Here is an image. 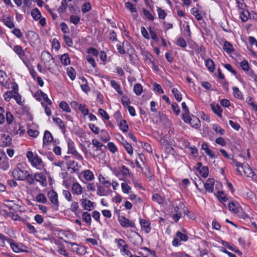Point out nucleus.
Returning <instances> with one entry per match:
<instances>
[{
    "label": "nucleus",
    "instance_id": "37",
    "mask_svg": "<svg viewBox=\"0 0 257 257\" xmlns=\"http://www.w3.org/2000/svg\"><path fill=\"white\" fill-rule=\"evenodd\" d=\"M84 177L87 181H92L94 179L93 173L89 170L84 172Z\"/></svg>",
    "mask_w": 257,
    "mask_h": 257
},
{
    "label": "nucleus",
    "instance_id": "55",
    "mask_svg": "<svg viewBox=\"0 0 257 257\" xmlns=\"http://www.w3.org/2000/svg\"><path fill=\"white\" fill-rule=\"evenodd\" d=\"M122 191L124 193L128 194L131 189V188L127 184L125 183H122L121 184Z\"/></svg>",
    "mask_w": 257,
    "mask_h": 257
},
{
    "label": "nucleus",
    "instance_id": "51",
    "mask_svg": "<svg viewBox=\"0 0 257 257\" xmlns=\"http://www.w3.org/2000/svg\"><path fill=\"white\" fill-rule=\"evenodd\" d=\"M97 194L100 196L107 195L105 189L101 186H97Z\"/></svg>",
    "mask_w": 257,
    "mask_h": 257
},
{
    "label": "nucleus",
    "instance_id": "41",
    "mask_svg": "<svg viewBox=\"0 0 257 257\" xmlns=\"http://www.w3.org/2000/svg\"><path fill=\"white\" fill-rule=\"evenodd\" d=\"M61 6L58 8V11L60 13H64L66 12L67 8V3L66 0H62Z\"/></svg>",
    "mask_w": 257,
    "mask_h": 257
},
{
    "label": "nucleus",
    "instance_id": "43",
    "mask_svg": "<svg viewBox=\"0 0 257 257\" xmlns=\"http://www.w3.org/2000/svg\"><path fill=\"white\" fill-rule=\"evenodd\" d=\"M100 137L102 141L104 142H107L110 139V137L108 133L104 130L101 131Z\"/></svg>",
    "mask_w": 257,
    "mask_h": 257
},
{
    "label": "nucleus",
    "instance_id": "40",
    "mask_svg": "<svg viewBox=\"0 0 257 257\" xmlns=\"http://www.w3.org/2000/svg\"><path fill=\"white\" fill-rule=\"evenodd\" d=\"M119 126L122 132L124 133L127 132L128 126L125 120H121L119 124Z\"/></svg>",
    "mask_w": 257,
    "mask_h": 257
},
{
    "label": "nucleus",
    "instance_id": "6",
    "mask_svg": "<svg viewBox=\"0 0 257 257\" xmlns=\"http://www.w3.org/2000/svg\"><path fill=\"white\" fill-rule=\"evenodd\" d=\"M68 150V153L71 154L74 156H75L76 159H82V158L81 156L76 151L74 147V144L73 141L70 140H69L67 142Z\"/></svg>",
    "mask_w": 257,
    "mask_h": 257
},
{
    "label": "nucleus",
    "instance_id": "22",
    "mask_svg": "<svg viewBox=\"0 0 257 257\" xmlns=\"http://www.w3.org/2000/svg\"><path fill=\"white\" fill-rule=\"evenodd\" d=\"M10 238H8L3 234L0 233V246L7 247L10 242Z\"/></svg>",
    "mask_w": 257,
    "mask_h": 257
},
{
    "label": "nucleus",
    "instance_id": "19",
    "mask_svg": "<svg viewBox=\"0 0 257 257\" xmlns=\"http://www.w3.org/2000/svg\"><path fill=\"white\" fill-rule=\"evenodd\" d=\"M72 246H75L73 249L79 254L83 255L86 252V249L82 245H78L75 243H73Z\"/></svg>",
    "mask_w": 257,
    "mask_h": 257
},
{
    "label": "nucleus",
    "instance_id": "28",
    "mask_svg": "<svg viewBox=\"0 0 257 257\" xmlns=\"http://www.w3.org/2000/svg\"><path fill=\"white\" fill-rule=\"evenodd\" d=\"M222 244L224 246L227 247L228 249H230L231 250H232L233 251L235 252L236 253H237L239 255H242L241 251H240L237 248L235 247L234 246L230 245L228 243V242H226L225 241H222Z\"/></svg>",
    "mask_w": 257,
    "mask_h": 257
},
{
    "label": "nucleus",
    "instance_id": "57",
    "mask_svg": "<svg viewBox=\"0 0 257 257\" xmlns=\"http://www.w3.org/2000/svg\"><path fill=\"white\" fill-rule=\"evenodd\" d=\"M98 111L101 116L104 119L108 120L109 119V116L107 113L102 108H99Z\"/></svg>",
    "mask_w": 257,
    "mask_h": 257
},
{
    "label": "nucleus",
    "instance_id": "15",
    "mask_svg": "<svg viewBox=\"0 0 257 257\" xmlns=\"http://www.w3.org/2000/svg\"><path fill=\"white\" fill-rule=\"evenodd\" d=\"M71 190L73 194L79 195L82 193V187L78 183L75 182L72 185Z\"/></svg>",
    "mask_w": 257,
    "mask_h": 257
},
{
    "label": "nucleus",
    "instance_id": "8",
    "mask_svg": "<svg viewBox=\"0 0 257 257\" xmlns=\"http://www.w3.org/2000/svg\"><path fill=\"white\" fill-rule=\"evenodd\" d=\"M8 246H10L12 250L15 252L26 251V250L24 248H25V246L22 244L15 243L12 239H10V244H8Z\"/></svg>",
    "mask_w": 257,
    "mask_h": 257
},
{
    "label": "nucleus",
    "instance_id": "26",
    "mask_svg": "<svg viewBox=\"0 0 257 257\" xmlns=\"http://www.w3.org/2000/svg\"><path fill=\"white\" fill-rule=\"evenodd\" d=\"M53 120L54 122L57 124L59 128L63 133L65 132V125L63 121L59 117L53 118Z\"/></svg>",
    "mask_w": 257,
    "mask_h": 257
},
{
    "label": "nucleus",
    "instance_id": "13",
    "mask_svg": "<svg viewBox=\"0 0 257 257\" xmlns=\"http://www.w3.org/2000/svg\"><path fill=\"white\" fill-rule=\"evenodd\" d=\"M210 106L213 112L216 114L219 117H222V109L221 107L218 104L214 103H211Z\"/></svg>",
    "mask_w": 257,
    "mask_h": 257
},
{
    "label": "nucleus",
    "instance_id": "12",
    "mask_svg": "<svg viewBox=\"0 0 257 257\" xmlns=\"http://www.w3.org/2000/svg\"><path fill=\"white\" fill-rule=\"evenodd\" d=\"M182 118L185 122L189 123L192 127L196 128H197L198 124L197 123H193V122L191 121L192 118L189 116V111L183 113L182 114Z\"/></svg>",
    "mask_w": 257,
    "mask_h": 257
},
{
    "label": "nucleus",
    "instance_id": "23",
    "mask_svg": "<svg viewBox=\"0 0 257 257\" xmlns=\"http://www.w3.org/2000/svg\"><path fill=\"white\" fill-rule=\"evenodd\" d=\"M250 17L249 13L248 11L243 10L240 12V18L242 22H245L247 21Z\"/></svg>",
    "mask_w": 257,
    "mask_h": 257
},
{
    "label": "nucleus",
    "instance_id": "49",
    "mask_svg": "<svg viewBox=\"0 0 257 257\" xmlns=\"http://www.w3.org/2000/svg\"><path fill=\"white\" fill-rule=\"evenodd\" d=\"M176 236L180 239L181 241H186L188 239V236L180 231H177L176 233Z\"/></svg>",
    "mask_w": 257,
    "mask_h": 257
},
{
    "label": "nucleus",
    "instance_id": "21",
    "mask_svg": "<svg viewBox=\"0 0 257 257\" xmlns=\"http://www.w3.org/2000/svg\"><path fill=\"white\" fill-rule=\"evenodd\" d=\"M201 148L204 151V153H206L209 156H210L211 158H214L215 157V155L213 151L209 149L206 143H202L201 145Z\"/></svg>",
    "mask_w": 257,
    "mask_h": 257
},
{
    "label": "nucleus",
    "instance_id": "53",
    "mask_svg": "<svg viewBox=\"0 0 257 257\" xmlns=\"http://www.w3.org/2000/svg\"><path fill=\"white\" fill-rule=\"evenodd\" d=\"M14 93L12 91H8L4 94V97L6 101H9L11 98H13Z\"/></svg>",
    "mask_w": 257,
    "mask_h": 257
},
{
    "label": "nucleus",
    "instance_id": "33",
    "mask_svg": "<svg viewBox=\"0 0 257 257\" xmlns=\"http://www.w3.org/2000/svg\"><path fill=\"white\" fill-rule=\"evenodd\" d=\"M81 80H82V83L83 84L81 85V88L83 91H84V92L87 93L88 92L90 91V89L88 86L87 81L86 79L84 77H83L81 79Z\"/></svg>",
    "mask_w": 257,
    "mask_h": 257
},
{
    "label": "nucleus",
    "instance_id": "5",
    "mask_svg": "<svg viewBox=\"0 0 257 257\" xmlns=\"http://www.w3.org/2000/svg\"><path fill=\"white\" fill-rule=\"evenodd\" d=\"M132 234L129 236L130 241L135 245H139L143 242L142 236L137 232L132 231Z\"/></svg>",
    "mask_w": 257,
    "mask_h": 257
},
{
    "label": "nucleus",
    "instance_id": "36",
    "mask_svg": "<svg viewBox=\"0 0 257 257\" xmlns=\"http://www.w3.org/2000/svg\"><path fill=\"white\" fill-rule=\"evenodd\" d=\"M19 131L20 132V135L24 134V130H22L21 126L19 124H15L13 129L12 130V133L14 135H16L19 134Z\"/></svg>",
    "mask_w": 257,
    "mask_h": 257
},
{
    "label": "nucleus",
    "instance_id": "64",
    "mask_svg": "<svg viewBox=\"0 0 257 257\" xmlns=\"http://www.w3.org/2000/svg\"><path fill=\"white\" fill-rule=\"evenodd\" d=\"M177 45L180 47L185 48L187 46L186 42L183 38H179L177 41Z\"/></svg>",
    "mask_w": 257,
    "mask_h": 257
},
{
    "label": "nucleus",
    "instance_id": "34",
    "mask_svg": "<svg viewBox=\"0 0 257 257\" xmlns=\"http://www.w3.org/2000/svg\"><path fill=\"white\" fill-rule=\"evenodd\" d=\"M31 16L35 20H38L41 18V14L38 9L36 8L31 11Z\"/></svg>",
    "mask_w": 257,
    "mask_h": 257
},
{
    "label": "nucleus",
    "instance_id": "18",
    "mask_svg": "<svg viewBox=\"0 0 257 257\" xmlns=\"http://www.w3.org/2000/svg\"><path fill=\"white\" fill-rule=\"evenodd\" d=\"M1 21L3 22L5 26L10 29L13 28L15 27L14 23L10 17H5V16H3Z\"/></svg>",
    "mask_w": 257,
    "mask_h": 257
},
{
    "label": "nucleus",
    "instance_id": "52",
    "mask_svg": "<svg viewBox=\"0 0 257 257\" xmlns=\"http://www.w3.org/2000/svg\"><path fill=\"white\" fill-rule=\"evenodd\" d=\"M98 179L100 182L103 185H105L106 187H109L111 186V183L110 181L105 180V178L102 175H99Z\"/></svg>",
    "mask_w": 257,
    "mask_h": 257
},
{
    "label": "nucleus",
    "instance_id": "32",
    "mask_svg": "<svg viewBox=\"0 0 257 257\" xmlns=\"http://www.w3.org/2000/svg\"><path fill=\"white\" fill-rule=\"evenodd\" d=\"M7 81L6 73L4 71L0 70V84L2 86H5Z\"/></svg>",
    "mask_w": 257,
    "mask_h": 257
},
{
    "label": "nucleus",
    "instance_id": "60",
    "mask_svg": "<svg viewBox=\"0 0 257 257\" xmlns=\"http://www.w3.org/2000/svg\"><path fill=\"white\" fill-rule=\"evenodd\" d=\"M70 20L75 25H77L80 22V17L75 15H71L70 17Z\"/></svg>",
    "mask_w": 257,
    "mask_h": 257
},
{
    "label": "nucleus",
    "instance_id": "14",
    "mask_svg": "<svg viewBox=\"0 0 257 257\" xmlns=\"http://www.w3.org/2000/svg\"><path fill=\"white\" fill-rule=\"evenodd\" d=\"M140 223L142 227V229L146 233H148L150 232V223L145 220L141 219Z\"/></svg>",
    "mask_w": 257,
    "mask_h": 257
},
{
    "label": "nucleus",
    "instance_id": "56",
    "mask_svg": "<svg viewBox=\"0 0 257 257\" xmlns=\"http://www.w3.org/2000/svg\"><path fill=\"white\" fill-rule=\"evenodd\" d=\"M191 12L192 14L198 21L202 20V17L197 10H196L195 8H193L191 10Z\"/></svg>",
    "mask_w": 257,
    "mask_h": 257
},
{
    "label": "nucleus",
    "instance_id": "16",
    "mask_svg": "<svg viewBox=\"0 0 257 257\" xmlns=\"http://www.w3.org/2000/svg\"><path fill=\"white\" fill-rule=\"evenodd\" d=\"M43 140V145H49V144L53 140V137L51 133L48 131H46L44 133Z\"/></svg>",
    "mask_w": 257,
    "mask_h": 257
},
{
    "label": "nucleus",
    "instance_id": "9",
    "mask_svg": "<svg viewBox=\"0 0 257 257\" xmlns=\"http://www.w3.org/2000/svg\"><path fill=\"white\" fill-rule=\"evenodd\" d=\"M195 168L199 171L200 174L203 178H206L208 175L209 170L207 166H203L201 163H197Z\"/></svg>",
    "mask_w": 257,
    "mask_h": 257
},
{
    "label": "nucleus",
    "instance_id": "3",
    "mask_svg": "<svg viewBox=\"0 0 257 257\" xmlns=\"http://www.w3.org/2000/svg\"><path fill=\"white\" fill-rule=\"evenodd\" d=\"M41 60L45 64L46 67L50 66L51 65V62L52 63L55 62V60L50 53L47 51H44L41 55Z\"/></svg>",
    "mask_w": 257,
    "mask_h": 257
},
{
    "label": "nucleus",
    "instance_id": "29",
    "mask_svg": "<svg viewBox=\"0 0 257 257\" xmlns=\"http://www.w3.org/2000/svg\"><path fill=\"white\" fill-rule=\"evenodd\" d=\"M205 65L208 69L211 72H214L215 70V65L214 62L211 59H208L205 61Z\"/></svg>",
    "mask_w": 257,
    "mask_h": 257
},
{
    "label": "nucleus",
    "instance_id": "30",
    "mask_svg": "<svg viewBox=\"0 0 257 257\" xmlns=\"http://www.w3.org/2000/svg\"><path fill=\"white\" fill-rule=\"evenodd\" d=\"M82 220L89 225L91 224V217L90 213L87 212H84L82 214Z\"/></svg>",
    "mask_w": 257,
    "mask_h": 257
},
{
    "label": "nucleus",
    "instance_id": "48",
    "mask_svg": "<svg viewBox=\"0 0 257 257\" xmlns=\"http://www.w3.org/2000/svg\"><path fill=\"white\" fill-rule=\"evenodd\" d=\"M213 130L220 135H223L225 133V130L216 124H214L212 126Z\"/></svg>",
    "mask_w": 257,
    "mask_h": 257
},
{
    "label": "nucleus",
    "instance_id": "45",
    "mask_svg": "<svg viewBox=\"0 0 257 257\" xmlns=\"http://www.w3.org/2000/svg\"><path fill=\"white\" fill-rule=\"evenodd\" d=\"M67 75L72 80H74L76 76V72L72 67L68 68Z\"/></svg>",
    "mask_w": 257,
    "mask_h": 257
},
{
    "label": "nucleus",
    "instance_id": "25",
    "mask_svg": "<svg viewBox=\"0 0 257 257\" xmlns=\"http://www.w3.org/2000/svg\"><path fill=\"white\" fill-rule=\"evenodd\" d=\"M233 96L238 99H243V96L242 92L239 90L238 87H232Z\"/></svg>",
    "mask_w": 257,
    "mask_h": 257
},
{
    "label": "nucleus",
    "instance_id": "24",
    "mask_svg": "<svg viewBox=\"0 0 257 257\" xmlns=\"http://www.w3.org/2000/svg\"><path fill=\"white\" fill-rule=\"evenodd\" d=\"M61 62L64 65L67 66L70 63V59L69 55L67 53H65L62 55L60 58Z\"/></svg>",
    "mask_w": 257,
    "mask_h": 257
},
{
    "label": "nucleus",
    "instance_id": "44",
    "mask_svg": "<svg viewBox=\"0 0 257 257\" xmlns=\"http://www.w3.org/2000/svg\"><path fill=\"white\" fill-rule=\"evenodd\" d=\"M172 92L173 93V94L175 96V97L176 99L178 101H181V100L182 99V95H181L180 92L178 91V90L177 88H173L172 89Z\"/></svg>",
    "mask_w": 257,
    "mask_h": 257
},
{
    "label": "nucleus",
    "instance_id": "2",
    "mask_svg": "<svg viewBox=\"0 0 257 257\" xmlns=\"http://www.w3.org/2000/svg\"><path fill=\"white\" fill-rule=\"evenodd\" d=\"M21 167L22 164L19 163L17 165V168L13 171V175L16 179L23 181L27 178L28 172L26 170H22Z\"/></svg>",
    "mask_w": 257,
    "mask_h": 257
},
{
    "label": "nucleus",
    "instance_id": "50",
    "mask_svg": "<svg viewBox=\"0 0 257 257\" xmlns=\"http://www.w3.org/2000/svg\"><path fill=\"white\" fill-rule=\"evenodd\" d=\"M36 200L38 202L44 203L46 202L47 199L43 194L39 193L36 196Z\"/></svg>",
    "mask_w": 257,
    "mask_h": 257
},
{
    "label": "nucleus",
    "instance_id": "27",
    "mask_svg": "<svg viewBox=\"0 0 257 257\" xmlns=\"http://www.w3.org/2000/svg\"><path fill=\"white\" fill-rule=\"evenodd\" d=\"M110 84L111 87H113L119 94L122 95L123 94L120 85L116 81L111 80Z\"/></svg>",
    "mask_w": 257,
    "mask_h": 257
},
{
    "label": "nucleus",
    "instance_id": "63",
    "mask_svg": "<svg viewBox=\"0 0 257 257\" xmlns=\"http://www.w3.org/2000/svg\"><path fill=\"white\" fill-rule=\"evenodd\" d=\"M121 102L125 107H128L129 106H130V101L129 99L125 96H123L122 97Z\"/></svg>",
    "mask_w": 257,
    "mask_h": 257
},
{
    "label": "nucleus",
    "instance_id": "7",
    "mask_svg": "<svg viewBox=\"0 0 257 257\" xmlns=\"http://www.w3.org/2000/svg\"><path fill=\"white\" fill-rule=\"evenodd\" d=\"M81 205L85 210L90 211L93 210L94 207V202L87 199V198H82L80 200Z\"/></svg>",
    "mask_w": 257,
    "mask_h": 257
},
{
    "label": "nucleus",
    "instance_id": "54",
    "mask_svg": "<svg viewBox=\"0 0 257 257\" xmlns=\"http://www.w3.org/2000/svg\"><path fill=\"white\" fill-rule=\"evenodd\" d=\"M115 241L117 243L118 246L121 248H125L127 247V245L125 241L122 239H116Z\"/></svg>",
    "mask_w": 257,
    "mask_h": 257
},
{
    "label": "nucleus",
    "instance_id": "59",
    "mask_svg": "<svg viewBox=\"0 0 257 257\" xmlns=\"http://www.w3.org/2000/svg\"><path fill=\"white\" fill-rule=\"evenodd\" d=\"M143 14L145 17L149 20L153 21L154 17L152 14L147 10L144 9L143 10Z\"/></svg>",
    "mask_w": 257,
    "mask_h": 257
},
{
    "label": "nucleus",
    "instance_id": "42",
    "mask_svg": "<svg viewBox=\"0 0 257 257\" xmlns=\"http://www.w3.org/2000/svg\"><path fill=\"white\" fill-rule=\"evenodd\" d=\"M59 107L63 111L67 112H70L71 109L68 104L65 101H62L59 103Z\"/></svg>",
    "mask_w": 257,
    "mask_h": 257
},
{
    "label": "nucleus",
    "instance_id": "61",
    "mask_svg": "<svg viewBox=\"0 0 257 257\" xmlns=\"http://www.w3.org/2000/svg\"><path fill=\"white\" fill-rule=\"evenodd\" d=\"M107 147L109 150L112 153H114L117 150L116 146L112 142H109L107 144Z\"/></svg>",
    "mask_w": 257,
    "mask_h": 257
},
{
    "label": "nucleus",
    "instance_id": "62",
    "mask_svg": "<svg viewBox=\"0 0 257 257\" xmlns=\"http://www.w3.org/2000/svg\"><path fill=\"white\" fill-rule=\"evenodd\" d=\"M64 41L68 47H72L73 45V41L70 37L67 35H64L63 37Z\"/></svg>",
    "mask_w": 257,
    "mask_h": 257
},
{
    "label": "nucleus",
    "instance_id": "4",
    "mask_svg": "<svg viewBox=\"0 0 257 257\" xmlns=\"http://www.w3.org/2000/svg\"><path fill=\"white\" fill-rule=\"evenodd\" d=\"M118 221L120 224L123 227L128 228H135V223L132 220L128 219L123 216H119L118 217Z\"/></svg>",
    "mask_w": 257,
    "mask_h": 257
},
{
    "label": "nucleus",
    "instance_id": "31",
    "mask_svg": "<svg viewBox=\"0 0 257 257\" xmlns=\"http://www.w3.org/2000/svg\"><path fill=\"white\" fill-rule=\"evenodd\" d=\"M223 48V50L227 53H231L234 50L232 45L230 43L227 41H225L224 43Z\"/></svg>",
    "mask_w": 257,
    "mask_h": 257
},
{
    "label": "nucleus",
    "instance_id": "1",
    "mask_svg": "<svg viewBox=\"0 0 257 257\" xmlns=\"http://www.w3.org/2000/svg\"><path fill=\"white\" fill-rule=\"evenodd\" d=\"M234 166L236 167V170L239 175H241L242 172L247 177H252L254 176L251 168L246 162H233Z\"/></svg>",
    "mask_w": 257,
    "mask_h": 257
},
{
    "label": "nucleus",
    "instance_id": "46",
    "mask_svg": "<svg viewBox=\"0 0 257 257\" xmlns=\"http://www.w3.org/2000/svg\"><path fill=\"white\" fill-rule=\"evenodd\" d=\"M157 10L159 18L160 19L164 20L167 16V13L165 12L164 10L160 7H157Z\"/></svg>",
    "mask_w": 257,
    "mask_h": 257
},
{
    "label": "nucleus",
    "instance_id": "58",
    "mask_svg": "<svg viewBox=\"0 0 257 257\" xmlns=\"http://www.w3.org/2000/svg\"><path fill=\"white\" fill-rule=\"evenodd\" d=\"M240 67L241 69L244 71H247L249 68V64L248 62L245 60L241 62Z\"/></svg>",
    "mask_w": 257,
    "mask_h": 257
},
{
    "label": "nucleus",
    "instance_id": "20",
    "mask_svg": "<svg viewBox=\"0 0 257 257\" xmlns=\"http://www.w3.org/2000/svg\"><path fill=\"white\" fill-rule=\"evenodd\" d=\"M48 196L51 202L58 206L59 205V201L56 192L54 191L50 192L48 194Z\"/></svg>",
    "mask_w": 257,
    "mask_h": 257
},
{
    "label": "nucleus",
    "instance_id": "11",
    "mask_svg": "<svg viewBox=\"0 0 257 257\" xmlns=\"http://www.w3.org/2000/svg\"><path fill=\"white\" fill-rule=\"evenodd\" d=\"M214 179L211 178H209L207 180L206 182L204 184V186L205 190L209 192H213L214 189Z\"/></svg>",
    "mask_w": 257,
    "mask_h": 257
},
{
    "label": "nucleus",
    "instance_id": "17",
    "mask_svg": "<svg viewBox=\"0 0 257 257\" xmlns=\"http://www.w3.org/2000/svg\"><path fill=\"white\" fill-rule=\"evenodd\" d=\"M13 50L18 55L19 57L23 60L24 63H25L23 59V57L25 56V52L22 47L19 45H16L14 47Z\"/></svg>",
    "mask_w": 257,
    "mask_h": 257
},
{
    "label": "nucleus",
    "instance_id": "10",
    "mask_svg": "<svg viewBox=\"0 0 257 257\" xmlns=\"http://www.w3.org/2000/svg\"><path fill=\"white\" fill-rule=\"evenodd\" d=\"M34 178L36 181L40 182L43 186H47V183L46 177L42 173H35L34 175Z\"/></svg>",
    "mask_w": 257,
    "mask_h": 257
},
{
    "label": "nucleus",
    "instance_id": "38",
    "mask_svg": "<svg viewBox=\"0 0 257 257\" xmlns=\"http://www.w3.org/2000/svg\"><path fill=\"white\" fill-rule=\"evenodd\" d=\"M152 199L154 201H155L159 204H162L164 203V198L159 194L156 193L152 196Z\"/></svg>",
    "mask_w": 257,
    "mask_h": 257
},
{
    "label": "nucleus",
    "instance_id": "47",
    "mask_svg": "<svg viewBox=\"0 0 257 257\" xmlns=\"http://www.w3.org/2000/svg\"><path fill=\"white\" fill-rule=\"evenodd\" d=\"M122 145L123 147H124L125 149L127 151V152L130 154L132 155L133 153V147L129 143H128L126 141H124L123 143H122Z\"/></svg>",
    "mask_w": 257,
    "mask_h": 257
},
{
    "label": "nucleus",
    "instance_id": "35",
    "mask_svg": "<svg viewBox=\"0 0 257 257\" xmlns=\"http://www.w3.org/2000/svg\"><path fill=\"white\" fill-rule=\"evenodd\" d=\"M134 91L137 95H140L143 92V87L141 84L140 83L135 84L134 86Z\"/></svg>",
    "mask_w": 257,
    "mask_h": 257
},
{
    "label": "nucleus",
    "instance_id": "39",
    "mask_svg": "<svg viewBox=\"0 0 257 257\" xmlns=\"http://www.w3.org/2000/svg\"><path fill=\"white\" fill-rule=\"evenodd\" d=\"M70 164H66L67 168L70 173H74L78 171V169L75 166V162H70Z\"/></svg>",
    "mask_w": 257,
    "mask_h": 257
}]
</instances>
